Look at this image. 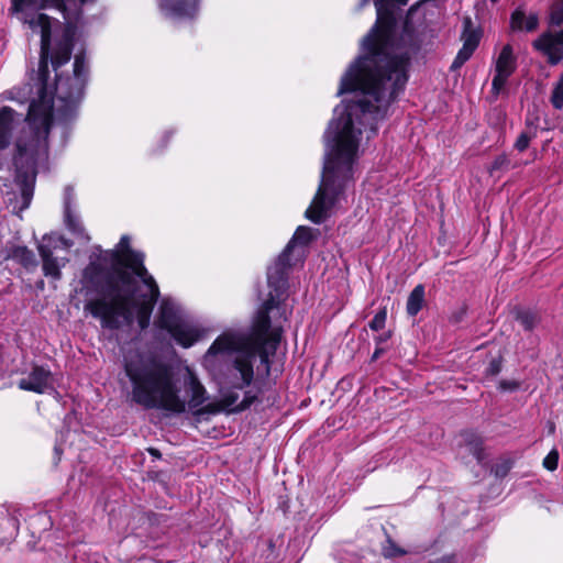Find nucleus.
Returning <instances> with one entry per match:
<instances>
[{
	"label": "nucleus",
	"instance_id": "1",
	"mask_svg": "<svg viewBox=\"0 0 563 563\" xmlns=\"http://www.w3.org/2000/svg\"><path fill=\"white\" fill-rule=\"evenodd\" d=\"M408 0H376L377 21L362 40L360 55L340 79L336 96L351 95L334 108L324 132V161L318 190L306 211L314 223L325 221L332 208L353 180L354 165L363 133L369 140L377 133L388 107L405 89L410 57L418 49L411 16L416 3L407 11L402 33L396 37Z\"/></svg>",
	"mask_w": 563,
	"mask_h": 563
},
{
	"label": "nucleus",
	"instance_id": "2",
	"mask_svg": "<svg viewBox=\"0 0 563 563\" xmlns=\"http://www.w3.org/2000/svg\"><path fill=\"white\" fill-rule=\"evenodd\" d=\"M302 249H284L267 269L268 297L258 309L250 330H227L210 345L202 364L219 385L220 407L242 411L256 399L252 390L241 391L254 379L256 357L269 371V355L282 339L283 325L288 319L286 303L289 269L301 262Z\"/></svg>",
	"mask_w": 563,
	"mask_h": 563
},
{
	"label": "nucleus",
	"instance_id": "3",
	"mask_svg": "<svg viewBox=\"0 0 563 563\" xmlns=\"http://www.w3.org/2000/svg\"><path fill=\"white\" fill-rule=\"evenodd\" d=\"M95 0H11L10 13L33 32L41 34V52L37 69L29 76L23 86L5 92V98L20 103L55 104L60 120L71 119L82 99L89 77V65L84 54L75 56L73 75L64 76L58 68L68 63L71 56V41L65 37L51 56L52 19L40 11L52 7L62 12L71 25L78 21L81 7Z\"/></svg>",
	"mask_w": 563,
	"mask_h": 563
},
{
	"label": "nucleus",
	"instance_id": "4",
	"mask_svg": "<svg viewBox=\"0 0 563 563\" xmlns=\"http://www.w3.org/2000/svg\"><path fill=\"white\" fill-rule=\"evenodd\" d=\"M99 251L84 277L100 286L102 297L88 301L85 310L100 319L103 328L118 329L134 312L141 329L147 328L159 290L143 265L144 254L133 249Z\"/></svg>",
	"mask_w": 563,
	"mask_h": 563
},
{
	"label": "nucleus",
	"instance_id": "5",
	"mask_svg": "<svg viewBox=\"0 0 563 563\" xmlns=\"http://www.w3.org/2000/svg\"><path fill=\"white\" fill-rule=\"evenodd\" d=\"M123 367L132 390V400L146 409H163L176 413L200 412L208 394L189 366L175 368L150 354L129 350Z\"/></svg>",
	"mask_w": 563,
	"mask_h": 563
},
{
	"label": "nucleus",
	"instance_id": "6",
	"mask_svg": "<svg viewBox=\"0 0 563 563\" xmlns=\"http://www.w3.org/2000/svg\"><path fill=\"white\" fill-rule=\"evenodd\" d=\"M54 115L62 121L55 104H48L47 101L44 104L34 101L29 103L27 124L18 134L12 153L14 185L4 194V202L16 216L29 208L38 167L48 158V134Z\"/></svg>",
	"mask_w": 563,
	"mask_h": 563
},
{
	"label": "nucleus",
	"instance_id": "7",
	"mask_svg": "<svg viewBox=\"0 0 563 563\" xmlns=\"http://www.w3.org/2000/svg\"><path fill=\"white\" fill-rule=\"evenodd\" d=\"M155 323L186 349L192 346L201 335L199 329L187 320L180 306L170 298L162 300Z\"/></svg>",
	"mask_w": 563,
	"mask_h": 563
},
{
	"label": "nucleus",
	"instance_id": "8",
	"mask_svg": "<svg viewBox=\"0 0 563 563\" xmlns=\"http://www.w3.org/2000/svg\"><path fill=\"white\" fill-rule=\"evenodd\" d=\"M18 386L23 390L44 394L54 389V378L49 369L33 366L31 372L19 380Z\"/></svg>",
	"mask_w": 563,
	"mask_h": 563
},
{
	"label": "nucleus",
	"instance_id": "9",
	"mask_svg": "<svg viewBox=\"0 0 563 563\" xmlns=\"http://www.w3.org/2000/svg\"><path fill=\"white\" fill-rule=\"evenodd\" d=\"M532 45L548 57L550 64L556 65L563 58V29L543 33Z\"/></svg>",
	"mask_w": 563,
	"mask_h": 563
},
{
	"label": "nucleus",
	"instance_id": "10",
	"mask_svg": "<svg viewBox=\"0 0 563 563\" xmlns=\"http://www.w3.org/2000/svg\"><path fill=\"white\" fill-rule=\"evenodd\" d=\"M199 2L200 0H159V8L172 20H192L198 14Z\"/></svg>",
	"mask_w": 563,
	"mask_h": 563
},
{
	"label": "nucleus",
	"instance_id": "11",
	"mask_svg": "<svg viewBox=\"0 0 563 563\" xmlns=\"http://www.w3.org/2000/svg\"><path fill=\"white\" fill-rule=\"evenodd\" d=\"M74 198V189L71 187H66L65 189V223L70 231L73 238L69 241L70 244H87L90 242V236L86 232L81 221L77 214H75L70 209V202Z\"/></svg>",
	"mask_w": 563,
	"mask_h": 563
},
{
	"label": "nucleus",
	"instance_id": "12",
	"mask_svg": "<svg viewBox=\"0 0 563 563\" xmlns=\"http://www.w3.org/2000/svg\"><path fill=\"white\" fill-rule=\"evenodd\" d=\"M463 24L464 30L461 36L463 46L451 65L452 70H456L462 67V65L471 58L479 43V33L473 27L472 20L470 18H465Z\"/></svg>",
	"mask_w": 563,
	"mask_h": 563
},
{
	"label": "nucleus",
	"instance_id": "13",
	"mask_svg": "<svg viewBox=\"0 0 563 563\" xmlns=\"http://www.w3.org/2000/svg\"><path fill=\"white\" fill-rule=\"evenodd\" d=\"M16 112L10 107L0 109V151L5 150L10 145L13 124ZM8 166V163L0 157V169Z\"/></svg>",
	"mask_w": 563,
	"mask_h": 563
},
{
	"label": "nucleus",
	"instance_id": "14",
	"mask_svg": "<svg viewBox=\"0 0 563 563\" xmlns=\"http://www.w3.org/2000/svg\"><path fill=\"white\" fill-rule=\"evenodd\" d=\"M516 70V56L510 44L505 45L496 60L495 71L504 76L510 77Z\"/></svg>",
	"mask_w": 563,
	"mask_h": 563
},
{
	"label": "nucleus",
	"instance_id": "15",
	"mask_svg": "<svg viewBox=\"0 0 563 563\" xmlns=\"http://www.w3.org/2000/svg\"><path fill=\"white\" fill-rule=\"evenodd\" d=\"M43 261V271L46 276L55 279L60 277V268L65 265L63 258L54 257L51 249H38Z\"/></svg>",
	"mask_w": 563,
	"mask_h": 563
},
{
	"label": "nucleus",
	"instance_id": "16",
	"mask_svg": "<svg viewBox=\"0 0 563 563\" xmlns=\"http://www.w3.org/2000/svg\"><path fill=\"white\" fill-rule=\"evenodd\" d=\"M538 22H539V20L536 14H530V15L526 16V14L520 10H516L511 14V19H510L511 29L515 31L525 30V31L531 32L537 29Z\"/></svg>",
	"mask_w": 563,
	"mask_h": 563
},
{
	"label": "nucleus",
	"instance_id": "17",
	"mask_svg": "<svg viewBox=\"0 0 563 563\" xmlns=\"http://www.w3.org/2000/svg\"><path fill=\"white\" fill-rule=\"evenodd\" d=\"M319 230L309 227H299L286 246H307L317 242Z\"/></svg>",
	"mask_w": 563,
	"mask_h": 563
},
{
	"label": "nucleus",
	"instance_id": "18",
	"mask_svg": "<svg viewBox=\"0 0 563 563\" xmlns=\"http://www.w3.org/2000/svg\"><path fill=\"white\" fill-rule=\"evenodd\" d=\"M424 302V287L422 285L416 286L410 292L407 300V312L410 316H416L422 308Z\"/></svg>",
	"mask_w": 563,
	"mask_h": 563
},
{
	"label": "nucleus",
	"instance_id": "19",
	"mask_svg": "<svg viewBox=\"0 0 563 563\" xmlns=\"http://www.w3.org/2000/svg\"><path fill=\"white\" fill-rule=\"evenodd\" d=\"M521 163H511L510 158L506 154L498 155L489 167V173L493 174L497 170H507L509 168H516L521 166Z\"/></svg>",
	"mask_w": 563,
	"mask_h": 563
},
{
	"label": "nucleus",
	"instance_id": "20",
	"mask_svg": "<svg viewBox=\"0 0 563 563\" xmlns=\"http://www.w3.org/2000/svg\"><path fill=\"white\" fill-rule=\"evenodd\" d=\"M407 553L406 550L398 547L393 540L389 538L386 539L385 543L382 547V554L386 559H393L397 556L405 555Z\"/></svg>",
	"mask_w": 563,
	"mask_h": 563
},
{
	"label": "nucleus",
	"instance_id": "21",
	"mask_svg": "<svg viewBox=\"0 0 563 563\" xmlns=\"http://www.w3.org/2000/svg\"><path fill=\"white\" fill-rule=\"evenodd\" d=\"M471 439H467V450L470 453L473 454V456L477 460V462H482L484 460V453L482 449V440L474 435L470 434Z\"/></svg>",
	"mask_w": 563,
	"mask_h": 563
},
{
	"label": "nucleus",
	"instance_id": "22",
	"mask_svg": "<svg viewBox=\"0 0 563 563\" xmlns=\"http://www.w3.org/2000/svg\"><path fill=\"white\" fill-rule=\"evenodd\" d=\"M517 320L519 321V323L521 324V327L525 329V330H532L538 321H539V318L538 316L534 313V312H531V311H520L518 314H517Z\"/></svg>",
	"mask_w": 563,
	"mask_h": 563
},
{
	"label": "nucleus",
	"instance_id": "23",
	"mask_svg": "<svg viewBox=\"0 0 563 563\" xmlns=\"http://www.w3.org/2000/svg\"><path fill=\"white\" fill-rule=\"evenodd\" d=\"M43 244L40 246H69L68 242L57 233H51L43 236Z\"/></svg>",
	"mask_w": 563,
	"mask_h": 563
},
{
	"label": "nucleus",
	"instance_id": "24",
	"mask_svg": "<svg viewBox=\"0 0 563 563\" xmlns=\"http://www.w3.org/2000/svg\"><path fill=\"white\" fill-rule=\"evenodd\" d=\"M533 135L529 132H521L519 136L517 137L514 147L518 152H523L529 147L530 141L532 140Z\"/></svg>",
	"mask_w": 563,
	"mask_h": 563
},
{
	"label": "nucleus",
	"instance_id": "25",
	"mask_svg": "<svg viewBox=\"0 0 563 563\" xmlns=\"http://www.w3.org/2000/svg\"><path fill=\"white\" fill-rule=\"evenodd\" d=\"M550 23L552 25L563 24V0L560 3L553 5L550 15Z\"/></svg>",
	"mask_w": 563,
	"mask_h": 563
},
{
	"label": "nucleus",
	"instance_id": "26",
	"mask_svg": "<svg viewBox=\"0 0 563 563\" xmlns=\"http://www.w3.org/2000/svg\"><path fill=\"white\" fill-rule=\"evenodd\" d=\"M551 103L555 109H562L563 108V86L554 85L552 96H551Z\"/></svg>",
	"mask_w": 563,
	"mask_h": 563
},
{
	"label": "nucleus",
	"instance_id": "27",
	"mask_svg": "<svg viewBox=\"0 0 563 563\" xmlns=\"http://www.w3.org/2000/svg\"><path fill=\"white\" fill-rule=\"evenodd\" d=\"M386 322V311H378L369 322V328L374 331L382 330Z\"/></svg>",
	"mask_w": 563,
	"mask_h": 563
},
{
	"label": "nucleus",
	"instance_id": "28",
	"mask_svg": "<svg viewBox=\"0 0 563 563\" xmlns=\"http://www.w3.org/2000/svg\"><path fill=\"white\" fill-rule=\"evenodd\" d=\"M559 453L556 450H552L543 460V466L549 471H555L558 468Z\"/></svg>",
	"mask_w": 563,
	"mask_h": 563
},
{
	"label": "nucleus",
	"instance_id": "29",
	"mask_svg": "<svg viewBox=\"0 0 563 563\" xmlns=\"http://www.w3.org/2000/svg\"><path fill=\"white\" fill-rule=\"evenodd\" d=\"M508 78L509 77L496 73L492 81L493 91L498 93L506 85Z\"/></svg>",
	"mask_w": 563,
	"mask_h": 563
},
{
	"label": "nucleus",
	"instance_id": "30",
	"mask_svg": "<svg viewBox=\"0 0 563 563\" xmlns=\"http://www.w3.org/2000/svg\"><path fill=\"white\" fill-rule=\"evenodd\" d=\"M519 387V384L516 380H501L499 383V388L505 391H514Z\"/></svg>",
	"mask_w": 563,
	"mask_h": 563
},
{
	"label": "nucleus",
	"instance_id": "31",
	"mask_svg": "<svg viewBox=\"0 0 563 563\" xmlns=\"http://www.w3.org/2000/svg\"><path fill=\"white\" fill-rule=\"evenodd\" d=\"M132 238L128 234L121 236L119 243L115 246H130Z\"/></svg>",
	"mask_w": 563,
	"mask_h": 563
},
{
	"label": "nucleus",
	"instance_id": "32",
	"mask_svg": "<svg viewBox=\"0 0 563 563\" xmlns=\"http://www.w3.org/2000/svg\"><path fill=\"white\" fill-rule=\"evenodd\" d=\"M382 353H383V349H376L372 355V361L377 360Z\"/></svg>",
	"mask_w": 563,
	"mask_h": 563
},
{
	"label": "nucleus",
	"instance_id": "33",
	"mask_svg": "<svg viewBox=\"0 0 563 563\" xmlns=\"http://www.w3.org/2000/svg\"><path fill=\"white\" fill-rule=\"evenodd\" d=\"M490 372H492L493 374H496V373H498V372H499V367L496 365V363H495V362H492V364H490Z\"/></svg>",
	"mask_w": 563,
	"mask_h": 563
},
{
	"label": "nucleus",
	"instance_id": "34",
	"mask_svg": "<svg viewBox=\"0 0 563 563\" xmlns=\"http://www.w3.org/2000/svg\"><path fill=\"white\" fill-rule=\"evenodd\" d=\"M369 1H371V0H361V2H360V4H358L357 9H362L363 7H365L366 4H368V2H369Z\"/></svg>",
	"mask_w": 563,
	"mask_h": 563
},
{
	"label": "nucleus",
	"instance_id": "35",
	"mask_svg": "<svg viewBox=\"0 0 563 563\" xmlns=\"http://www.w3.org/2000/svg\"><path fill=\"white\" fill-rule=\"evenodd\" d=\"M150 452H151V454H153V455H155V456H158V455H159V454H158V451H157V450H155V449H150Z\"/></svg>",
	"mask_w": 563,
	"mask_h": 563
},
{
	"label": "nucleus",
	"instance_id": "36",
	"mask_svg": "<svg viewBox=\"0 0 563 563\" xmlns=\"http://www.w3.org/2000/svg\"><path fill=\"white\" fill-rule=\"evenodd\" d=\"M556 85H560V86H563V74L561 75L559 81L556 82Z\"/></svg>",
	"mask_w": 563,
	"mask_h": 563
},
{
	"label": "nucleus",
	"instance_id": "37",
	"mask_svg": "<svg viewBox=\"0 0 563 563\" xmlns=\"http://www.w3.org/2000/svg\"><path fill=\"white\" fill-rule=\"evenodd\" d=\"M55 452H56V454H59V448L58 446H55Z\"/></svg>",
	"mask_w": 563,
	"mask_h": 563
},
{
	"label": "nucleus",
	"instance_id": "38",
	"mask_svg": "<svg viewBox=\"0 0 563 563\" xmlns=\"http://www.w3.org/2000/svg\"><path fill=\"white\" fill-rule=\"evenodd\" d=\"M209 411H210V412H216V411H218V409H217V408H212V409H210Z\"/></svg>",
	"mask_w": 563,
	"mask_h": 563
}]
</instances>
